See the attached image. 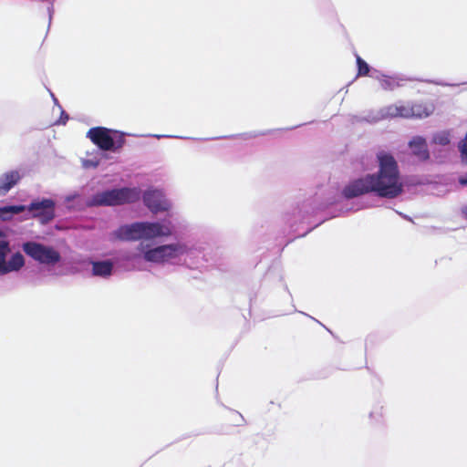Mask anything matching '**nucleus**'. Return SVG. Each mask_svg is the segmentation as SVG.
Returning <instances> with one entry per match:
<instances>
[{"label": "nucleus", "mask_w": 467, "mask_h": 467, "mask_svg": "<svg viewBox=\"0 0 467 467\" xmlns=\"http://www.w3.org/2000/svg\"><path fill=\"white\" fill-rule=\"evenodd\" d=\"M151 136L154 137V138H157V139H161V138H178V139H184V140L188 139L187 137H179V136H171V135H158V134H155V135H151Z\"/></svg>", "instance_id": "28"}, {"label": "nucleus", "mask_w": 467, "mask_h": 467, "mask_svg": "<svg viewBox=\"0 0 467 467\" xmlns=\"http://www.w3.org/2000/svg\"><path fill=\"white\" fill-rule=\"evenodd\" d=\"M437 84L441 85V86H448V84H446V83H441V82H437Z\"/></svg>", "instance_id": "36"}, {"label": "nucleus", "mask_w": 467, "mask_h": 467, "mask_svg": "<svg viewBox=\"0 0 467 467\" xmlns=\"http://www.w3.org/2000/svg\"><path fill=\"white\" fill-rule=\"evenodd\" d=\"M458 149L461 153L462 161L467 164V132L465 137L459 142Z\"/></svg>", "instance_id": "21"}, {"label": "nucleus", "mask_w": 467, "mask_h": 467, "mask_svg": "<svg viewBox=\"0 0 467 467\" xmlns=\"http://www.w3.org/2000/svg\"><path fill=\"white\" fill-rule=\"evenodd\" d=\"M358 76H367L370 72V67L360 57L357 56Z\"/></svg>", "instance_id": "20"}, {"label": "nucleus", "mask_w": 467, "mask_h": 467, "mask_svg": "<svg viewBox=\"0 0 467 467\" xmlns=\"http://www.w3.org/2000/svg\"><path fill=\"white\" fill-rule=\"evenodd\" d=\"M432 142L437 145L446 146L451 142V134L448 130L439 131L433 134Z\"/></svg>", "instance_id": "17"}, {"label": "nucleus", "mask_w": 467, "mask_h": 467, "mask_svg": "<svg viewBox=\"0 0 467 467\" xmlns=\"http://www.w3.org/2000/svg\"><path fill=\"white\" fill-rule=\"evenodd\" d=\"M90 264L92 265V275L94 276L109 278L114 272L115 264L110 259L91 260Z\"/></svg>", "instance_id": "11"}, {"label": "nucleus", "mask_w": 467, "mask_h": 467, "mask_svg": "<svg viewBox=\"0 0 467 467\" xmlns=\"http://www.w3.org/2000/svg\"><path fill=\"white\" fill-rule=\"evenodd\" d=\"M459 183L462 186H467V172L459 177Z\"/></svg>", "instance_id": "29"}, {"label": "nucleus", "mask_w": 467, "mask_h": 467, "mask_svg": "<svg viewBox=\"0 0 467 467\" xmlns=\"http://www.w3.org/2000/svg\"><path fill=\"white\" fill-rule=\"evenodd\" d=\"M51 95H52V98H53L54 103H55L56 105H57V106L61 109V106L59 105L57 99L53 94H51Z\"/></svg>", "instance_id": "31"}, {"label": "nucleus", "mask_w": 467, "mask_h": 467, "mask_svg": "<svg viewBox=\"0 0 467 467\" xmlns=\"http://www.w3.org/2000/svg\"><path fill=\"white\" fill-rule=\"evenodd\" d=\"M377 158L378 172L367 174L349 182L343 190L346 198L373 192L381 198L394 199L403 192L404 185L394 157L386 152H379Z\"/></svg>", "instance_id": "1"}, {"label": "nucleus", "mask_w": 467, "mask_h": 467, "mask_svg": "<svg viewBox=\"0 0 467 467\" xmlns=\"http://www.w3.org/2000/svg\"><path fill=\"white\" fill-rule=\"evenodd\" d=\"M266 133L265 132H261V133H254V134H251L250 137H256L258 135H265Z\"/></svg>", "instance_id": "32"}, {"label": "nucleus", "mask_w": 467, "mask_h": 467, "mask_svg": "<svg viewBox=\"0 0 467 467\" xmlns=\"http://www.w3.org/2000/svg\"><path fill=\"white\" fill-rule=\"evenodd\" d=\"M399 214H400V216H402L403 218H405V219H407V220H409V221H411V219H410L409 216H407V215H405V214H402L401 213H400Z\"/></svg>", "instance_id": "33"}, {"label": "nucleus", "mask_w": 467, "mask_h": 467, "mask_svg": "<svg viewBox=\"0 0 467 467\" xmlns=\"http://www.w3.org/2000/svg\"><path fill=\"white\" fill-rule=\"evenodd\" d=\"M398 117V104L389 105L379 109V117L382 119Z\"/></svg>", "instance_id": "18"}, {"label": "nucleus", "mask_w": 467, "mask_h": 467, "mask_svg": "<svg viewBox=\"0 0 467 467\" xmlns=\"http://www.w3.org/2000/svg\"><path fill=\"white\" fill-rule=\"evenodd\" d=\"M140 198V191L138 188L121 187L107 189L98 192L86 201V206L109 207L133 203Z\"/></svg>", "instance_id": "5"}, {"label": "nucleus", "mask_w": 467, "mask_h": 467, "mask_svg": "<svg viewBox=\"0 0 467 467\" xmlns=\"http://www.w3.org/2000/svg\"><path fill=\"white\" fill-rule=\"evenodd\" d=\"M16 171L5 172L0 176V196L8 192L20 180Z\"/></svg>", "instance_id": "14"}, {"label": "nucleus", "mask_w": 467, "mask_h": 467, "mask_svg": "<svg viewBox=\"0 0 467 467\" xmlns=\"http://www.w3.org/2000/svg\"><path fill=\"white\" fill-rule=\"evenodd\" d=\"M239 417H240L242 421H244V417L241 414H239Z\"/></svg>", "instance_id": "38"}, {"label": "nucleus", "mask_w": 467, "mask_h": 467, "mask_svg": "<svg viewBox=\"0 0 467 467\" xmlns=\"http://www.w3.org/2000/svg\"><path fill=\"white\" fill-rule=\"evenodd\" d=\"M173 232L171 222L164 219L161 222L145 221L122 224L115 231V235L120 241L131 242L171 236Z\"/></svg>", "instance_id": "3"}, {"label": "nucleus", "mask_w": 467, "mask_h": 467, "mask_svg": "<svg viewBox=\"0 0 467 467\" xmlns=\"http://www.w3.org/2000/svg\"><path fill=\"white\" fill-rule=\"evenodd\" d=\"M319 191L320 186L317 185L300 193L292 213H287L285 214V220L294 232L297 231V228L295 227L297 223L309 224V218L319 212L321 206Z\"/></svg>", "instance_id": "4"}, {"label": "nucleus", "mask_w": 467, "mask_h": 467, "mask_svg": "<svg viewBox=\"0 0 467 467\" xmlns=\"http://www.w3.org/2000/svg\"><path fill=\"white\" fill-rule=\"evenodd\" d=\"M308 317H309L310 318L314 319L317 323H320V322H319V320H317V319H316V318H314V317H310V316H308Z\"/></svg>", "instance_id": "37"}, {"label": "nucleus", "mask_w": 467, "mask_h": 467, "mask_svg": "<svg viewBox=\"0 0 467 467\" xmlns=\"http://www.w3.org/2000/svg\"><path fill=\"white\" fill-rule=\"evenodd\" d=\"M433 111V106L431 104L414 103L410 104V118H426Z\"/></svg>", "instance_id": "16"}, {"label": "nucleus", "mask_w": 467, "mask_h": 467, "mask_svg": "<svg viewBox=\"0 0 467 467\" xmlns=\"http://www.w3.org/2000/svg\"><path fill=\"white\" fill-rule=\"evenodd\" d=\"M47 13H48V27L50 26L51 25V21H52V17H53V15H54V6H53V4H51L48 7H47Z\"/></svg>", "instance_id": "26"}, {"label": "nucleus", "mask_w": 467, "mask_h": 467, "mask_svg": "<svg viewBox=\"0 0 467 467\" xmlns=\"http://www.w3.org/2000/svg\"><path fill=\"white\" fill-rule=\"evenodd\" d=\"M142 201L154 214L168 212L171 207V202L166 198L164 192L155 188L147 189L142 194Z\"/></svg>", "instance_id": "10"}, {"label": "nucleus", "mask_w": 467, "mask_h": 467, "mask_svg": "<svg viewBox=\"0 0 467 467\" xmlns=\"http://www.w3.org/2000/svg\"><path fill=\"white\" fill-rule=\"evenodd\" d=\"M56 202L50 198H41L32 201L26 205V211L31 213L33 218L41 224H47L56 217Z\"/></svg>", "instance_id": "9"}, {"label": "nucleus", "mask_w": 467, "mask_h": 467, "mask_svg": "<svg viewBox=\"0 0 467 467\" xmlns=\"http://www.w3.org/2000/svg\"><path fill=\"white\" fill-rule=\"evenodd\" d=\"M398 117L400 118H410V104L398 105Z\"/></svg>", "instance_id": "22"}, {"label": "nucleus", "mask_w": 467, "mask_h": 467, "mask_svg": "<svg viewBox=\"0 0 467 467\" xmlns=\"http://www.w3.org/2000/svg\"><path fill=\"white\" fill-rule=\"evenodd\" d=\"M320 224H321V222H320V221H318V222H315L314 227H317V226H318V225H320Z\"/></svg>", "instance_id": "34"}, {"label": "nucleus", "mask_w": 467, "mask_h": 467, "mask_svg": "<svg viewBox=\"0 0 467 467\" xmlns=\"http://www.w3.org/2000/svg\"><path fill=\"white\" fill-rule=\"evenodd\" d=\"M379 109L377 111H368L362 116L356 117V121L357 122L366 121V122L373 124V123H377V122L382 120V119L379 118Z\"/></svg>", "instance_id": "19"}, {"label": "nucleus", "mask_w": 467, "mask_h": 467, "mask_svg": "<svg viewBox=\"0 0 467 467\" xmlns=\"http://www.w3.org/2000/svg\"><path fill=\"white\" fill-rule=\"evenodd\" d=\"M10 251V243L4 232L0 230V275L18 272L25 265V257L20 252L13 254L7 260Z\"/></svg>", "instance_id": "8"}, {"label": "nucleus", "mask_w": 467, "mask_h": 467, "mask_svg": "<svg viewBox=\"0 0 467 467\" xmlns=\"http://www.w3.org/2000/svg\"><path fill=\"white\" fill-rule=\"evenodd\" d=\"M26 209V205L16 204V205H5L0 207V220L10 221L15 215H17Z\"/></svg>", "instance_id": "15"}, {"label": "nucleus", "mask_w": 467, "mask_h": 467, "mask_svg": "<svg viewBox=\"0 0 467 467\" xmlns=\"http://www.w3.org/2000/svg\"><path fill=\"white\" fill-rule=\"evenodd\" d=\"M463 213L467 216V206L462 210Z\"/></svg>", "instance_id": "35"}, {"label": "nucleus", "mask_w": 467, "mask_h": 467, "mask_svg": "<svg viewBox=\"0 0 467 467\" xmlns=\"http://www.w3.org/2000/svg\"><path fill=\"white\" fill-rule=\"evenodd\" d=\"M296 127H297V126H296ZM294 129H295V127H291V128H289L288 130H294Z\"/></svg>", "instance_id": "40"}, {"label": "nucleus", "mask_w": 467, "mask_h": 467, "mask_svg": "<svg viewBox=\"0 0 467 467\" xmlns=\"http://www.w3.org/2000/svg\"><path fill=\"white\" fill-rule=\"evenodd\" d=\"M409 147L414 156L420 161H427L430 158L429 150L427 147L426 140L421 136L413 137L410 142Z\"/></svg>", "instance_id": "12"}, {"label": "nucleus", "mask_w": 467, "mask_h": 467, "mask_svg": "<svg viewBox=\"0 0 467 467\" xmlns=\"http://www.w3.org/2000/svg\"><path fill=\"white\" fill-rule=\"evenodd\" d=\"M411 80L412 78L403 74L386 75V77L382 78L380 86L385 90H394L397 88L403 87L408 81Z\"/></svg>", "instance_id": "13"}, {"label": "nucleus", "mask_w": 467, "mask_h": 467, "mask_svg": "<svg viewBox=\"0 0 467 467\" xmlns=\"http://www.w3.org/2000/svg\"><path fill=\"white\" fill-rule=\"evenodd\" d=\"M370 77L377 79L381 84L382 78H384L386 77V74H383L377 69H372Z\"/></svg>", "instance_id": "24"}, {"label": "nucleus", "mask_w": 467, "mask_h": 467, "mask_svg": "<svg viewBox=\"0 0 467 467\" xmlns=\"http://www.w3.org/2000/svg\"><path fill=\"white\" fill-rule=\"evenodd\" d=\"M99 161H95V160H83L82 161V166L85 168V169H90V168H97L99 166Z\"/></svg>", "instance_id": "23"}, {"label": "nucleus", "mask_w": 467, "mask_h": 467, "mask_svg": "<svg viewBox=\"0 0 467 467\" xmlns=\"http://www.w3.org/2000/svg\"><path fill=\"white\" fill-rule=\"evenodd\" d=\"M69 116L68 114L61 109V115L59 119L57 121V124L65 125L67 121L68 120Z\"/></svg>", "instance_id": "25"}, {"label": "nucleus", "mask_w": 467, "mask_h": 467, "mask_svg": "<svg viewBox=\"0 0 467 467\" xmlns=\"http://www.w3.org/2000/svg\"><path fill=\"white\" fill-rule=\"evenodd\" d=\"M22 249L26 255L40 264L55 265L61 261V255L56 249L37 242H25Z\"/></svg>", "instance_id": "7"}, {"label": "nucleus", "mask_w": 467, "mask_h": 467, "mask_svg": "<svg viewBox=\"0 0 467 467\" xmlns=\"http://www.w3.org/2000/svg\"><path fill=\"white\" fill-rule=\"evenodd\" d=\"M306 234V232H305L304 234H298V236H305Z\"/></svg>", "instance_id": "39"}, {"label": "nucleus", "mask_w": 467, "mask_h": 467, "mask_svg": "<svg viewBox=\"0 0 467 467\" xmlns=\"http://www.w3.org/2000/svg\"><path fill=\"white\" fill-rule=\"evenodd\" d=\"M191 247L184 242L152 246L149 244L140 243L134 249L120 252L115 258L116 263L122 264L128 270H145L144 263L157 265H176L182 257L188 255Z\"/></svg>", "instance_id": "2"}, {"label": "nucleus", "mask_w": 467, "mask_h": 467, "mask_svg": "<svg viewBox=\"0 0 467 467\" xmlns=\"http://www.w3.org/2000/svg\"><path fill=\"white\" fill-rule=\"evenodd\" d=\"M79 194L78 192L67 195L65 198L66 202H73L76 198H78Z\"/></svg>", "instance_id": "27"}, {"label": "nucleus", "mask_w": 467, "mask_h": 467, "mask_svg": "<svg viewBox=\"0 0 467 467\" xmlns=\"http://www.w3.org/2000/svg\"><path fill=\"white\" fill-rule=\"evenodd\" d=\"M335 216H336V214H333V215H330V216L327 217L326 214H325V211L323 210V215H322L323 222L325 220H327V219H330V218L335 217Z\"/></svg>", "instance_id": "30"}, {"label": "nucleus", "mask_w": 467, "mask_h": 467, "mask_svg": "<svg viewBox=\"0 0 467 467\" xmlns=\"http://www.w3.org/2000/svg\"><path fill=\"white\" fill-rule=\"evenodd\" d=\"M125 133L105 127L91 128L87 137L101 150L116 152L125 143Z\"/></svg>", "instance_id": "6"}]
</instances>
